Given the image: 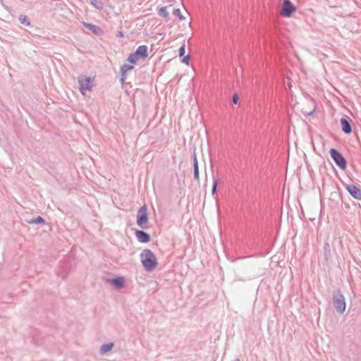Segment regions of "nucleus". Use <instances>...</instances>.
Listing matches in <instances>:
<instances>
[{
  "mask_svg": "<svg viewBox=\"0 0 361 361\" xmlns=\"http://www.w3.org/2000/svg\"><path fill=\"white\" fill-rule=\"evenodd\" d=\"M140 257L142 267L145 271L150 272L157 268L158 262L155 255L151 250H143Z\"/></svg>",
  "mask_w": 361,
  "mask_h": 361,
  "instance_id": "obj_1",
  "label": "nucleus"
},
{
  "mask_svg": "<svg viewBox=\"0 0 361 361\" xmlns=\"http://www.w3.org/2000/svg\"><path fill=\"white\" fill-rule=\"evenodd\" d=\"M332 302L336 311L339 314H343L345 310L346 303L345 297L341 293L340 289L335 290L333 292Z\"/></svg>",
  "mask_w": 361,
  "mask_h": 361,
  "instance_id": "obj_2",
  "label": "nucleus"
},
{
  "mask_svg": "<svg viewBox=\"0 0 361 361\" xmlns=\"http://www.w3.org/2000/svg\"><path fill=\"white\" fill-rule=\"evenodd\" d=\"M136 223L141 229H148L149 228V215L147 207L145 204H143L137 211Z\"/></svg>",
  "mask_w": 361,
  "mask_h": 361,
  "instance_id": "obj_3",
  "label": "nucleus"
},
{
  "mask_svg": "<svg viewBox=\"0 0 361 361\" xmlns=\"http://www.w3.org/2000/svg\"><path fill=\"white\" fill-rule=\"evenodd\" d=\"M329 154L336 165L341 170H345L347 168V161L343 155L336 148H331L329 150Z\"/></svg>",
  "mask_w": 361,
  "mask_h": 361,
  "instance_id": "obj_4",
  "label": "nucleus"
},
{
  "mask_svg": "<svg viewBox=\"0 0 361 361\" xmlns=\"http://www.w3.org/2000/svg\"><path fill=\"white\" fill-rule=\"evenodd\" d=\"M94 78L91 77H86L80 75L78 77L79 90L82 94H85L86 90H92V82Z\"/></svg>",
  "mask_w": 361,
  "mask_h": 361,
  "instance_id": "obj_5",
  "label": "nucleus"
},
{
  "mask_svg": "<svg viewBox=\"0 0 361 361\" xmlns=\"http://www.w3.org/2000/svg\"><path fill=\"white\" fill-rule=\"evenodd\" d=\"M296 11V7L290 0H283L281 4V13L283 17L289 18Z\"/></svg>",
  "mask_w": 361,
  "mask_h": 361,
  "instance_id": "obj_6",
  "label": "nucleus"
},
{
  "mask_svg": "<svg viewBox=\"0 0 361 361\" xmlns=\"http://www.w3.org/2000/svg\"><path fill=\"white\" fill-rule=\"evenodd\" d=\"M345 189L348 193L355 200H361V189L354 184L345 185Z\"/></svg>",
  "mask_w": 361,
  "mask_h": 361,
  "instance_id": "obj_7",
  "label": "nucleus"
},
{
  "mask_svg": "<svg viewBox=\"0 0 361 361\" xmlns=\"http://www.w3.org/2000/svg\"><path fill=\"white\" fill-rule=\"evenodd\" d=\"M351 121V119L347 116L341 118V129L345 134L349 135L352 133Z\"/></svg>",
  "mask_w": 361,
  "mask_h": 361,
  "instance_id": "obj_8",
  "label": "nucleus"
},
{
  "mask_svg": "<svg viewBox=\"0 0 361 361\" xmlns=\"http://www.w3.org/2000/svg\"><path fill=\"white\" fill-rule=\"evenodd\" d=\"M142 230H135V235L137 240L141 243H147L151 240L150 235Z\"/></svg>",
  "mask_w": 361,
  "mask_h": 361,
  "instance_id": "obj_9",
  "label": "nucleus"
},
{
  "mask_svg": "<svg viewBox=\"0 0 361 361\" xmlns=\"http://www.w3.org/2000/svg\"><path fill=\"white\" fill-rule=\"evenodd\" d=\"M192 165H193V172H194V179L200 182V172H199V166L196 154V148H194L193 153L192 154Z\"/></svg>",
  "mask_w": 361,
  "mask_h": 361,
  "instance_id": "obj_10",
  "label": "nucleus"
},
{
  "mask_svg": "<svg viewBox=\"0 0 361 361\" xmlns=\"http://www.w3.org/2000/svg\"><path fill=\"white\" fill-rule=\"evenodd\" d=\"M83 25L96 35L99 36L104 33V31L101 27L93 25L90 23L83 22Z\"/></svg>",
  "mask_w": 361,
  "mask_h": 361,
  "instance_id": "obj_11",
  "label": "nucleus"
},
{
  "mask_svg": "<svg viewBox=\"0 0 361 361\" xmlns=\"http://www.w3.org/2000/svg\"><path fill=\"white\" fill-rule=\"evenodd\" d=\"M109 282L117 289H121L125 286V280L122 276H116L109 279Z\"/></svg>",
  "mask_w": 361,
  "mask_h": 361,
  "instance_id": "obj_12",
  "label": "nucleus"
},
{
  "mask_svg": "<svg viewBox=\"0 0 361 361\" xmlns=\"http://www.w3.org/2000/svg\"><path fill=\"white\" fill-rule=\"evenodd\" d=\"M148 48L146 45H140L139 46L135 53L137 55V56L140 59H145L148 57Z\"/></svg>",
  "mask_w": 361,
  "mask_h": 361,
  "instance_id": "obj_13",
  "label": "nucleus"
},
{
  "mask_svg": "<svg viewBox=\"0 0 361 361\" xmlns=\"http://www.w3.org/2000/svg\"><path fill=\"white\" fill-rule=\"evenodd\" d=\"M323 254L325 262H329L332 258V255L329 243L327 241L324 243Z\"/></svg>",
  "mask_w": 361,
  "mask_h": 361,
  "instance_id": "obj_14",
  "label": "nucleus"
},
{
  "mask_svg": "<svg viewBox=\"0 0 361 361\" xmlns=\"http://www.w3.org/2000/svg\"><path fill=\"white\" fill-rule=\"evenodd\" d=\"M24 221H26L29 224H44L45 220L41 216H37V217L28 219H24Z\"/></svg>",
  "mask_w": 361,
  "mask_h": 361,
  "instance_id": "obj_15",
  "label": "nucleus"
},
{
  "mask_svg": "<svg viewBox=\"0 0 361 361\" xmlns=\"http://www.w3.org/2000/svg\"><path fill=\"white\" fill-rule=\"evenodd\" d=\"M114 347V343L112 342L104 343L101 345L99 353L101 355H104L106 353L111 351Z\"/></svg>",
  "mask_w": 361,
  "mask_h": 361,
  "instance_id": "obj_16",
  "label": "nucleus"
},
{
  "mask_svg": "<svg viewBox=\"0 0 361 361\" xmlns=\"http://www.w3.org/2000/svg\"><path fill=\"white\" fill-rule=\"evenodd\" d=\"M158 15L161 17H163L166 21H169L170 20V16L167 12V6H162L158 10Z\"/></svg>",
  "mask_w": 361,
  "mask_h": 361,
  "instance_id": "obj_17",
  "label": "nucleus"
},
{
  "mask_svg": "<svg viewBox=\"0 0 361 361\" xmlns=\"http://www.w3.org/2000/svg\"><path fill=\"white\" fill-rule=\"evenodd\" d=\"M139 59H140V58L137 56V55L134 51L133 53H131L128 56L127 61H128V62H129L131 64H135V63H137V62Z\"/></svg>",
  "mask_w": 361,
  "mask_h": 361,
  "instance_id": "obj_18",
  "label": "nucleus"
},
{
  "mask_svg": "<svg viewBox=\"0 0 361 361\" xmlns=\"http://www.w3.org/2000/svg\"><path fill=\"white\" fill-rule=\"evenodd\" d=\"M90 4L97 9L102 10L104 8V4L102 0H90Z\"/></svg>",
  "mask_w": 361,
  "mask_h": 361,
  "instance_id": "obj_19",
  "label": "nucleus"
},
{
  "mask_svg": "<svg viewBox=\"0 0 361 361\" xmlns=\"http://www.w3.org/2000/svg\"><path fill=\"white\" fill-rule=\"evenodd\" d=\"M134 69V66L133 65L124 64L121 66L120 73H123V74H126L128 71H130Z\"/></svg>",
  "mask_w": 361,
  "mask_h": 361,
  "instance_id": "obj_20",
  "label": "nucleus"
},
{
  "mask_svg": "<svg viewBox=\"0 0 361 361\" xmlns=\"http://www.w3.org/2000/svg\"><path fill=\"white\" fill-rule=\"evenodd\" d=\"M25 31H27L31 35H33V36L38 35V34L39 32V28L37 27H36V26H34V25H30V29L29 30H26Z\"/></svg>",
  "mask_w": 361,
  "mask_h": 361,
  "instance_id": "obj_21",
  "label": "nucleus"
},
{
  "mask_svg": "<svg viewBox=\"0 0 361 361\" xmlns=\"http://www.w3.org/2000/svg\"><path fill=\"white\" fill-rule=\"evenodd\" d=\"M212 179H213V185H212V195H214L216 193V191H217V186H218V183H219V180L216 177H214V176L212 177Z\"/></svg>",
  "mask_w": 361,
  "mask_h": 361,
  "instance_id": "obj_22",
  "label": "nucleus"
},
{
  "mask_svg": "<svg viewBox=\"0 0 361 361\" xmlns=\"http://www.w3.org/2000/svg\"><path fill=\"white\" fill-rule=\"evenodd\" d=\"M173 14L178 17L180 20L185 19L184 16L181 14L180 8H173Z\"/></svg>",
  "mask_w": 361,
  "mask_h": 361,
  "instance_id": "obj_23",
  "label": "nucleus"
},
{
  "mask_svg": "<svg viewBox=\"0 0 361 361\" xmlns=\"http://www.w3.org/2000/svg\"><path fill=\"white\" fill-rule=\"evenodd\" d=\"M185 42H183L182 46L179 48L178 55L180 57H182V56H185Z\"/></svg>",
  "mask_w": 361,
  "mask_h": 361,
  "instance_id": "obj_24",
  "label": "nucleus"
},
{
  "mask_svg": "<svg viewBox=\"0 0 361 361\" xmlns=\"http://www.w3.org/2000/svg\"><path fill=\"white\" fill-rule=\"evenodd\" d=\"M190 56L189 54L182 56L181 62L186 65H189Z\"/></svg>",
  "mask_w": 361,
  "mask_h": 361,
  "instance_id": "obj_25",
  "label": "nucleus"
},
{
  "mask_svg": "<svg viewBox=\"0 0 361 361\" xmlns=\"http://www.w3.org/2000/svg\"><path fill=\"white\" fill-rule=\"evenodd\" d=\"M238 101H239V96L236 92H235L232 96V102L234 104H237Z\"/></svg>",
  "mask_w": 361,
  "mask_h": 361,
  "instance_id": "obj_26",
  "label": "nucleus"
},
{
  "mask_svg": "<svg viewBox=\"0 0 361 361\" xmlns=\"http://www.w3.org/2000/svg\"><path fill=\"white\" fill-rule=\"evenodd\" d=\"M24 25L29 26V27L31 25L30 21L29 18H27V16H24Z\"/></svg>",
  "mask_w": 361,
  "mask_h": 361,
  "instance_id": "obj_27",
  "label": "nucleus"
},
{
  "mask_svg": "<svg viewBox=\"0 0 361 361\" xmlns=\"http://www.w3.org/2000/svg\"><path fill=\"white\" fill-rule=\"evenodd\" d=\"M24 25L29 26V27L31 25L30 21L29 18H27V16H24Z\"/></svg>",
  "mask_w": 361,
  "mask_h": 361,
  "instance_id": "obj_28",
  "label": "nucleus"
},
{
  "mask_svg": "<svg viewBox=\"0 0 361 361\" xmlns=\"http://www.w3.org/2000/svg\"><path fill=\"white\" fill-rule=\"evenodd\" d=\"M315 106H314V108L310 111H303V114H305V115H307V116H311L314 114V111H315Z\"/></svg>",
  "mask_w": 361,
  "mask_h": 361,
  "instance_id": "obj_29",
  "label": "nucleus"
},
{
  "mask_svg": "<svg viewBox=\"0 0 361 361\" xmlns=\"http://www.w3.org/2000/svg\"><path fill=\"white\" fill-rule=\"evenodd\" d=\"M116 37H123L124 33L121 30H119L117 32Z\"/></svg>",
  "mask_w": 361,
  "mask_h": 361,
  "instance_id": "obj_30",
  "label": "nucleus"
},
{
  "mask_svg": "<svg viewBox=\"0 0 361 361\" xmlns=\"http://www.w3.org/2000/svg\"><path fill=\"white\" fill-rule=\"evenodd\" d=\"M126 79V78H120L119 81L121 82V85H123L125 82Z\"/></svg>",
  "mask_w": 361,
  "mask_h": 361,
  "instance_id": "obj_31",
  "label": "nucleus"
},
{
  "mask_svg": "<svg viewBox=\"0 0 361 361\" xmlns=\"http://www.w3.org/2000/svg\"><path fill=\"white\" fill-rule=\"evenodd\" d=\"M305 97H307V98H310V99L312 100V102L313 103H314V99H313L312 97H310V94H305Z\"/></svg>",
  "mask_w": 361,
  "mask_h": 361,
  "instance_id": "obj_32",
  "label": "nucleus"
},
{
  "mask_svg": "<svg viewBox=\"0 0 361 361\" xmlns=\"http://www.w3.org/2000/svg\"><path fill=\"white\" fill-rule=\"evenodd\" d=\"M344 204H345V209H349V208H350V205H349V204H348V203L345 202V203H344Z\"/></svg>",
  "mask_w": 361,
  "mask_h": 361,
  "instance_id": "obj_33",
  "label": "nucleus"
},
{
  "mask_svg": "<svg viewBox=\"0 0 361 361\" xmlns=\"http://www.w3.org/2000/svg\"><path fill=\"white\" fill-rule=\"evenodd\" d=\"M121 73V77H122V78H126V74H123V73Z\"/></svg>",
  "mask_w": 361,
  "mask_h": 361,
  "instance_id": "obj_34",
  "label": "nucleus"
},
{
  "mask_svg": "<svg viewBox=\"0 0 361 361\" xmlns=\"http://www.w3.org/2000/svg\"><path fill=\"white\" fill-rule=\"evenodd\" d=\"M234 361H240V359L236 358V359H235V360H234Z\"/></svg>",
  "mask_w": 361,
  "mask_h": 361,
  "instance_id": "obj_35",
  "label": "nucleus"
}]
</instances>
